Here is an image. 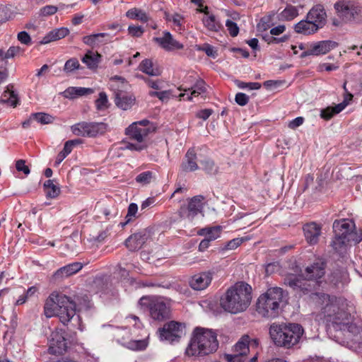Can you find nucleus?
I'll list each match as a JSON object with an SVG mask.
<instances>
[{
    "instance_id": "obj_19",
    "label": "nucleus",
    "mask_w": 362,
    "mask_h": 362,
    "mask_svg": "<svg viewBox=\"0 0 362 362\" xmlns=\"http://www.w3.org/2000/svg\"><path fill=\"white\" fill-rule=\"evenodd\" d=\"M153 40L157 42L163 49L168 52L183 49L182 43L174 39L168 31L163 32V37H154Z\"/></svg>"
},
{
    "instance_id": "obj_60",
    "label": "nucleus",
    "mask_w": 362,
    "mask_h": 362,
    "mask_svg": "<svg viewBox=\"0 0 362 362\" xmlns=\"http://www.w3.org/2000/svg\"><path fill=\"white\" fill-rule=\"evenodd\" d=\"M199 50L204 51L207 56L215 57L216 55V51H214V47L209 45H204L202 47H199Z\"/></svg>"
},
{
    "instance_id": "obj_25",
    "label": "nucleus",
    "mask_w": 362,
    "mask_h": 362,
    "mask_svg": "<svg viewBox=\"0 0 362 362\" xmlns=\"http://www.w3.org/2000/svg\"><path fill=\"white\" fill-rule=\"evenodd\" d=\"M284 282L285 284L288 285L295 291H300L303 293H308L310 291V285L308 284V281L293 274L288 275L285 278Z\"/></svg>"
},
{
    "instance_id": "obj_6",
    "label": "nucleus",
    "mask_w": 362,
    "mask_h": 362,
    "mask_svg": "<svg viewBox=\"0 0 362 362\" xmlns=\"http://www.w3.org/2000/svg\"><path fill=\"white\" fill-rule=\"evenodd\" d=\"M303 334V327L298 324H272L269 334L274 343L278 346L290 348L296 344Z\"/></svg>"
},
{
    "instance_id": "obj_30",
    "label": "nucleus",
    "mask_w": 362,
    "mask_h": 362,
    "mask_svg": "<svg viewBox=\"0 0 362 362\" xmlns=\"http://www.w3.org/2000/svg\"><path fill=\"white\" fill-rule=\"evenodd\" d=\"M350 242H351V240H349V239L339 235H335L330 245L336 252L343 257L347 252L348 244Z\"/></svg>"
},
{
    "instance_id": "obj_41",
    "label": "nucleus",
    "mask_w": 362,
    "mask_h": 362,
    "mask_svg": "<svg viewBox=\"0 0 362 362\" xmlns=\"http://www.w3.org/2000/svg\"><path fill=\"white\" fill-rule=\"evenodd\" d=\"M222 228L221 226H217L211 228H202L199 233L200 235H204L206 238H210L212 240L217 239L221 234Z\"/></svg>"
},
{
    "instance_id": "obj_59",
    "label": "nucleus",
    "mask_w": 362,
    "mask_h": 362,
    "mask_svg": "<svg viewBox=\"0 0 362 362\" xmlns=\"http://www.w3.org/2000/svg\"><path fill=\"white\" fill-rule=\"evenodd\" d=\"M138 210V206L136 204L132 203L129 205L127 214L126 216V218H127V222H129L131 221L132 217L135 216L136 212Z\"/></svg>"
},
{
    "instance_id": "obj_10",
    "label": "nucleus",
    "mask_w": 362,
    "mask_h": 362,
    "mask_svg": "<svg viewBox=\"0 0 362 362\" xmlns=\"http://www.w3.org/2000/svg\"><path fill=\"white\" fill-rule=\"evenodd\" d=\"M151 131L150 127H140L137 126V123H132L126 129L125 133L130 139L134 140L137 143H128L126 148L132 151H137L146 148V145L144 143V141Z\"/></svg>"
},
{
    "instance_id": "obj_46",
    "label": "nucleus",
    "mask_w": 362,
    "mask_h": 362,
    "mask_svg": "<svg viewBox=\"0 0 362 362\" xmlns=\"http://www.w3.org/2000/svg\"><path fill=\"white\" fill-rule=\"evenodd\" d=\"M32 117L42 124H50L54 120L52 115L44 112L33 113L32 114Z\"/></svg>"
},
{
    "instance_id": "obj_57",
    "label": "nucleus",
    "mask_w": 362,
    "mask_h": 362,
    "mask_svg": "<svg viewBox=\"0 0 362 362\" xmlns=\"http://www.w3.org/2000/svg\"><path fill=\"white\" fill-rule=\"evenodd\" d=\"M16 168L18 171H22L26 175L30 172L29 167L25 165V160L22 159L16 161Z\"/></svg>"
},
{
    "instance_id": "obj_23",
    "label": "nucleus",
    "mask_w": 362,
    "mask_h": 362,
    "mask_svg": "<svg viewBox=\"0 0 362 362\" xmlns=\"http://www.w3.org/2000/svg\"><path fill=\"white\" fill-rule=\"evenodd\" d=\"M322 227L315 222L308 223L304 225L303 232L307 242L310 245H315L318 243L321 235Z\"/></svg>"
},
{
    "instance_id": "obj_15",
    "label": "nucleus",
    "mask_w": 362,
    "mask_h": 362,
    "mask_svg": "<svg viewBox=\"0 0 362 362\" xmlns=\"http://www.w3.org/2000/svg\"><path fill=\"white\" fill-rule=\"evenodd\" d=\"M67 349L66 339L64 337V332L62 329L52 332L49 339V348L51 353L62 354Z\"/></svg>"
},
{
    "instance_id": "obj_4",
    "label": "nucleus",
    "mask_w": 362,
    "mask_h": 362,
    "mask_svg": "<svg viewBox=\"0 0 362 362\" xmlns=\"http://www.w3.org/2000/svg\"><path fill=\"white\" fill-rule=\"evenodd\" d=\"M44 313L49 318L58 317L61 322L66 325L76 315V303L66 296L53 292L45 301Z\"/></svg>"
},
{
    "instance_id": "obj_33",
    "label": "nucleus",
    "mask_w": 362,
    "mask_h": 362,
    "mask_svg": "<svg viewBox=\"0 0 362 362\" xmlns=\"http://www.w3.org/2000/svg\"><path fill=\"white\" fill-rule=\"evenodd\" d=\"M101 55L98 52L94 53L92 51H88L83 57L81 61L90 69H95L100 62Z\"/></svg>"
},
{
    "instance_id": "obj_21",
    "label": "nucleus",
    "mask_w": 362,
    "mask_h": 362,
    "mask_svg": "<svg viewBox=\"0 0 362 362\" xmlns=\"http://www.w3.org/2000/svg\"><path fill=\"white\" fill-rule=\"evenodd\" d=\"M340 323L341 325L337 326L334 329L341 331L344 336L348 338L357 337L362 332L361 327L351 322V313H349V317L346 320L340 322Z\"/></svg>"
},
{
    "instance_id": "obj_58",
    "label": "nucleus",
    "mask_w": 362,
    "mask_h": 362,
    "mask_svg": "<svg viewBox=\"0 0 362 362\" xmlns=\"http://www.w3.org/2000/svg\"><path fill=\"white\" fill-rule=\"evenodd\" d=\"M129 33L134 37H140L144 33V30L141 26L129 25L128 28Z\"/></svg>"
},
{
    "instance_id": "obj_13",
    "label": "nucleus",
    "mask_w": 362,
    "mask_h": 362,
    "mask_svg": "<svg viewBox=\"0 0 362 362\" xmlns=\"http://www.w3.org/2000/svg\"><path fill=\"white\" fill-rule=\"evenodd\" d=\"M204 199V197L202 195H197L189 199L187 207L185 206L180 207L179 210L180 217L187 218L192 221L202 211Z\"/></svg>"
},
{
    "instance_id": "obj_8",
    "label": "nucleus",
    "mask_w": 362,
    "mask_h": 362,
    "mask_svg": "<svg viewBox=\"0 0 362 362\" xmlns=\"http://www.w3.org/2000/svg\"><path fill=\"white\" fill-rule=\"evenodd\" d=\"M139 304L148 308L150 316L154 320L163 321L170 317V307L162 298L143 296Z\"/></svg>"
},
{
    "instance_id": "obj_20",
    "label": "nucleus",
    "mask_w": 362,
    "mask_h": 362,
    "mask_svg": "<svg viewBox=\"0 0 362 362\" xmlns=\"http://www.w3.org/2000/svg\"><path fill=\"white\" fill-rule=\"evenodd\" d=\"M307 18L315 23V25L319 26V29L322 28L327 21L326 11L321 4L313 6L306 16Z\"/></svg>"
},
{
    "instance_id": "obj_27",
    "label": "nucleus",
    "mask_w": 362,
    "mask_h": 362,
    "mask_svg": "<svg viewBox=\"0 0 362 362\" xmlns=\"http://www.w3.org/2000/svg\"><path fill=\"white\" fill-rule=\"evenodd\" d=\"M318 30L319 26L315 25V23L310 21L307 18L294 25L296 33L305 35L314 34L317 32Z\"/></svg>"
},
{
    "instance_id": "obj_3",
    "label": "nucleus",
    "mask_w": 362,
    "mask_h": 362,
    "mask_svg": "<svg viewBox=\"0 0 362 362\" xmlns=\"http://www.w3.org/2000/svg\"><path fill=\"white\" fill-rule=\"evenodd\" d=\"M218 341L217 335L212 329L196 327L186 348L188 356L203 357L217 351Z\"/></svg>"
},
{
    "instance_id": "obj_12",
    "label": "nucleus",
    "mask_w": 362,
    "mask_h": 362,
    "mask_svg": "<svg viewBox=\"0 0 362 362\" xmlns=\"http://www.w3.org/2000/svg\"><path fill=\"white\" fill-rule=\"evenodd\" d=\"M185 325L182 323L171 321L159 329L160 338L170 342L177 341L184 334Z\"/></svg>"
},
{
    "instance_id": "obj_51",
    "label": "nucleus",
    "mask_w": 362,
    "mask_h": 362,
    "mask_svg": "<svg viewBox=\"0 0 362 362\" xmlns=\"http://www.w3.org/2000/svg\"><path fill=\"white\" fill-rule=\"evenodd\" d=\"M236 85L238 88L242 89L248 88L250 90H258L261 88V84L257 82L246 83L238 81Z\"/></svg>"
},
{
    "instance_id": "obj_31",
    "label": "nucleus",
    "mask_w": 362,
    "mask_h": 362,
    "mask_svg": "<svg viewBox=\"0 0 362 362\" xmlns=\"http://www.w3.org/2000/svg\"><path fill=\"white\" fill-rule=\"evenodd\" d=\"M139 70L142 72L153 76H158L161 74V69L158 66H156L153 61L149 59H144L139 64Z\"/></svg>"
},
{
    "instance_id": "obj_43",
    "label": "nucleus",
    "mask_w": 362,
    "mask_h": 362,
    "mask_svg": "<svg viewBox=\"0 0 362 362\" xmlns=\"http://www.w3.org/2000/svg\"><path fill=\"white\" fill-rule=\"evenodd\" d=\"M4 103H8L11 106L16 107L18 102V95L8 88L4 91L3 95Z\"/></svg>"
},
{
    "instance_id": "obj_17",
    "label": "nucleus",
    "mask_w": 362,
    "mask_h": 362,
    "mask_svg": "<svg viewBox=\"0 0 362 362\" xmlns=\"http://www.w3.org/2000/svg\"><path fill=\"white\" fill-rule=\"evenodd\" d=\"M111 86L115 89V103L116 105L123 110L130 109L135 103V97L120 90L119 86L112 84Z\"/></svg>"
},
{
    "instance_id": "obj_64",
    "label": "nucleus",
    "mask_w": 362,
    "mask_h": 362,
    "mask_svg": "<svg viewBox=\"0 0 362 362\" xmlns=\"http://www.w3.org/2000/svg\"><path fill=\"white\" fill-rule=\"evenodd\" d=\"M286 30V27L284 25H279L270 30V34L272 35H279L283 33Z\"/></svg>"
},
{
    "instance_id": "obj_28",
    "label": "nucleus",
    "mask_w": 362,
    "mask_h": 362,
    "mask_svg": "<svg viewBox=\"0 0 362 362\" xmlns=\"http://www.w3.org/2000/svg\"><path fill=\"white\" fill-rule=\"evenodd\" d=\"M197 154L194 148H189L185 154V161L182 163L181 168L185 172H193L199 168L196 162Z\"/></svg>"
},
{
    "instance_id": "obj_37",
    "label": "nucleus",
    "mask_w": 362,
    "mask_h": 362,
    "mask_svg": "<svg viewBox=\"0 0 362 362\" xmlns=\"http://www.w3.org/2000/svg\"><path fill=\"white\" fill-rule=\"evenodd\" d=\"M202 21L204 26L210 31L217 32L221 28V23L216 21L213 14L204 17Z\"/></svg>"
},
{
    "instance_id": "obj_36",
    "label": "nucleus",
    "mask_w": 362,
    "mask_h": 362,
    "mask_svg": "<svg viewBox=\"0 0 362 362\" xmlns=\"http://www.w3.org/2000/svg\"><path fill=\"white\" fill-rule=\"evenodd\" d=\"M122 345L133 351H141L147 347L148 341L146 339H131L122 342Z\"/></svg>"
},
{
    "instance_id": "obj_26",
    "label": "nucleus",
    "mask_w": 362,
    "mask_h": 362,
    "mask_svg": "<svg viewBox=\"0 0 362 362\" xmlns=\"http://www.w3.org/2000/svg\"><path fill=\"white\" fill-rule=\"evenodd\" d=\"M111 36L106 33H100L86 35L83 37V42L92 48L100 46L102 44H106L111 40Z\"/></svg>"
},
{
    "instance_id": "obj_52",
    "label": "nucleus",
    "mask_w": 362,
    "mask_h": 362,
    "mask_svg": "<svg viewBox=\"0 0 362 362\" xmlns=\"http://www.w3.org/2000/svg\"><path fill=\"white\" fill-rule=\"evenodd\" d=\"M224 359L227 362H245L246 356L234 353L232 354H224Z\"/></svg>"
},
{
    "instance_id": "obj_47",
    "label": "nucleus",
    "mask_w": 362,
    "mask_h": 362,
    "mask_svg": "<svg viewBox=\"0 0 362 362\" xmlns=\"http://www.w3.org/2000/svg\"><path fill=\"white\" fill-rule=\"evenodd\" d=\"M71 141H66L64 144V148L62 151L59 153L57 157L56 158L55 164L59 165L62 163V161L71 152V149L70 148V146L71 144Z\"/></svg>"
},
{
    "instance_id": "obj_61",
    "label": "nucleus",
    "mask_w": 362,
    "mask_h": 362,
    "mask_svg": "<svg viewBox=\"0 0 362 362\" xmlns=\"http://www.w3.org/2000/svg\"><path fill=\"white\" fill-rule=\"evenodd\" d=\"M304 122V118L302 117H298L294 119L291 120L288 124V127L291 129H296L300 126Z\"/></svg>"
},
{
    "instance_id": "obj_50",
    "label": "nucleus",
    "mask_w": 362,
    "mask_h": 362,
    "mask_svg": "<svg viewBox=\"0 0 362 362\" xmlns=\"http://www.w3.org/2000/svg\"><path fill=\"white\" fill-rule=\"evenodd\" d=\"M58 11V7L52 5H47L40 8L39 11L40 16L47 17L56 13Z\"/></svg>"
},
{
    "instance_id": "obj_2",
    "label": "nucleus",
    "mask_w": 362,
    "mask_h": 362,
    "mask_svg": "<svg viewBox=\"0 0 362 362\" xmlns=\"http://www.w3.org/2000/svg\"><path fill=\"white\" fill-rule=\"evenodd\" d=\"M251 300L252 287L248 284L240 281L227 289L221 298L220 303L225 311L237 314L246 310Z\"/></svg>"
},
{
    "instance_id": "obj_49",
    "label": "nucleus",
    "mask_w": 362,
    "mask_h": 362,
    "mask_svg": "<svg viewBox=\"0 0 362 362\" xmlns=\"http://www.w3.org/2000/svg\"><path fill=\"white\" fill-rule=\"evenodd\" d=\"M249 240L248 238H237L228 241L224 247L225 250H235L240 246L244 241Z\"/></svg>"
},
{
    "instance_id": "obj_34",
    "label": "nucleus",
    "mask_w": 362,
    "mask_h": 362,
    "mask_svg": "<svg viewBox=\"0 0 362 362\" xmlns=\"http://www.w3.org/2000/svg\"><path fill=\"white\" fill-rule=\"evenodd\" d=\"M250 337L245 335L234 345L233 353L247 356L250 352L249 349Z\"/></svg>"
},
{
    "instance_id": "obj_18",
    "label": "nucleus",
    "mask_w": 362,
    "mask_h": 362,
    "mask_svg": "<svg viewBox=\"0 0 362 362\" xmlns=\"http://www.w3.org/2000/svg\"><path fill=\"white\" fill-rule=\"evenodd\" d=\"M212 272H201L192 276L189 281V284L193 290L202 291L209 286L212 281Z\"/></svg>"
},
{
    "instance_id": "obj_40",
    "label": "nucleus",
    "mask_w": 362,
    "mask_h": 362,
    "mask_svg": "<svg viewBox=\"0 0 362 362\" xmlns=\"http://www.w3.org/2000/svg\"><path fill=\"white\" fill-rule=\"evenodd\" d=\"M202 165V170L209 175H216L218 173V167L211 158H205L200 161Z\"/></svg>"
},
{
    "instance_id": "obj_42",
    "label": "nucleus",
    "mask_w": 362,
    "mask_h": 362,
    "mask_svg": "<svg viewBox=\"0 0 362 362\" xmlns=\"http://www.w3.org/2000/svg\"><path fill=\"white\" fill-rule=\"evenodd\" d=\"M190 90H192V91L190 95H187V100H191L192 97H197L200 94L206 92L205 82L202 79L198 80Z\"/></svg>"
},
{
    "instance_id": "obj_9",
    "label": "nucleus",
    "mask_w": 362,
    "mask_h": 362,
    "mask_svg": "<svg viewBox=\"0 0 362 362\" xmlns=\"http://www.w3.org/2000/svg\"><path fill=\"white\" fill-rule=\"evenodd\" d=\"M107 124L95 122H81L71 127L74 134L83 137H96L103 135L107 131Z\"/></svg>"
},
{
    "instance_id": "obj_55",
    "label": "nucleus",
    "mask_w": 362,
    "mask_h": 362,
    "mask_svg": "<svg viewBox=\"0 0 362 362\" xmlns=\"http://www.w3.org/2000/svg\"><path fill=\"white\" fill-rule=\"evenodd\" d=\"M235 100L240 106H245L248 103L249 97L243 93H238L235 95Z\"/></svg>"
},
{
    "instance_id": "obj_54",
    "label": "nucleus",
    "mask_w": 362,
    "mask_h": 362,
    "mask_svg": "<svg viewBox=\"0 0 362 362\" xmlns=\"http://www.w3.org/2000/svg\"><path fill=\"white\" fill-rule=\"evenodd\" d=\"M226 26L227 27L229 33L232 37H235L238 35L239 33V28L235 23L228 19L226 21Z\"/></svg>"
},
{
    "instance_id": "obj_63",
    "label": "nucleus",
    "mask_w": 362,
    "mask_h": 362,
    "mask_svg": "<svg viewBox=\"0 0 362 362\" xmlns=\"http://www.w3.org/2000/svg\"><path fill=\"white\" fill-rule=\"evenodd\" d=\"M20 51L19 47H11L5 53L4 57L9 59L13 57Z\"/></svg>"
},
{
    "instance_id": "obj_1",
    "label": "nucleus",
    "mask_w": 362,
    "mask_h": 362,
    "mask_svg": "<svg viewBox=\"0 0 362 362\" xmlns=\"http://www.w3.org/2000/svg\"><path fill=\"white\" fill-rule=\"evenodd\" d=\"M310 298L320 307L317 317L329 327L335 328L341 325L340 322L349 317L351 306L344 298L330 296L322 293H312Z\"/></svg>"
},
{
    "instance_id": "obj_45",
    "label": "nucleus",
    "mask_w": 362,
    "mask_h": 362,
    "mask_svg": "<svg viewBox=\"0 0 362 362\" xmlns=\"http://www.w3.org/2000/svg\"><path fill=\"white\" fill-rule=\"evenodd\" d=\"M79 69H81V65L78 60L73 57L65 62L63 70L66 74H71Z\"/></svg>"
},
{
    "instance_id": "obj_32",
    "label": "nucleus",
    "mask_w": 362,
    "mask_h": 362,
    "mask_svg": "<svg viewBox=\"0 0 362 362\" xmlns=\"http://www.w3.org/2000/svg\"><path fill=\"white\" fill-rule=\"evenodd\" d=\"M347 105L348 103L346 102V98H345L342 103L337 105L334 107H327L325 109H322L320 112V116L325 119H330L334 115L341 112Z\"/></svg>"
},
{
    "instance_id": "obj_24",
    "label": "nucleus",
    "mask_w": 362,
    "mask_h": 362,
    "mask_svg": "<svg viewBox=\"0 0 362 362\" xmlns=\"http://www.w3.org/2000/svg\"><path fill=\"white\" fill-rule=\"evenodd\" d=\"M82 267L83 264L81 262H74L57 269L52 277L55 281H60L77 273Z\"/></svg>"
},
{
    "instance_id": "obj_7",
    "label": "nucleus",
    "mask_w": 362,
    "mask_h": 362,
    "mask_svg": "<svg viewBox=\"0 0 362 362\" xmlns=\"http://www.w3.org/2000/svg\"><path fill=\"white\" fill-rule=\"evenodd\" d=\"M337 17L344 23H351L362 16V6L355 0H339L334 4Z\"/></svg>"
},
{
    "instance_id": "obj_22",
    "label": "nucleus",
    "mask_w": 362,
    "mask_h": 362,
    "mask_svg": "<svg viewBox=\"0 0 362 362\" xmlns=\"http://www.w3.org/2000/svg\"><path fill=\"white\" fill-rule=\"evenodd\" d=\"M325 264L324 262L318 261L313 263L305 269L303 275L308 281L315 280L316 282L325 275Z\"/></svg>"
},
{
    "instance_id": "obj_35",
    "label": "nucleus",
    "mask_w": 362,
    "mask_h": 362,
    "mask_svg": "<svg viewBox=\"0 0 362 362\" xmlns=\"http://www.w3.org/2000/svg\"><path fill=\"white\" fill-rule=\"evenodd\" d=\"M298 16V8L292 5H287L286 7L279 14L280 21H292Z\"/></svg>"
},
{
    "instance_id": "obj_39",
    "label": "nucleus",
    "mask_w": 362,
    "mask_h": 362,
    "mask_svg": "<svg viewBox=\"0 0 362 362\" xmlns=\"http://www.w3.org/2000/svg\"><path fill=\"white\" fill-rule=\"evenodd\" d=\"M126 16L130 19H138L144 23H146L149 20L147 14L137 8H133L128 10L126 13Z\"/></svg>"
},
{
    "instance_id": "obj_44",
    "label": "nucleus",
    "mask_w": 362,
    "mask_h": 362,
    "mask_svg": "<svg viewBox=\"0 0 362 362\" xmlns=\"http://www.w3.org/2000/svg\"><path fill=\"white\" fill-rule=\"evenodd\" d=\"M155 179V175L151 171H145L140 174H139L135 180L137 183H139L142 185H146L151 182L152 180Z\"/></svg>"
},
{
    "instance_id": "obj_5",
    "label": "nucleus",
    "mask_w": 362,
    "mask_h": 362,
    "mask_svg": "<svg viewBox=\"0 0 362 362\" xmlns=\"http://www.w3.org/2000/svg\"><path fill=\"white\" fill-rule=\"evenodd\" d=\"M286 293L279 287H272L261 294L256 303V310L262 317L274 319L279 316Z\"/></svg>"
},
{
    "instance_id": "obj_53",
    "label": "nucleus",
    "mask_w": 362,
    "mask_h": 362,
    "mask_svg": "<svg viewBox=\"0 0 362 362\" xmlns=\"http://www.w3.org/2000/svg\"><path fill=\"white\" fill-rule=\"evenodd\" d=\"M51 32L55 41L64 38L69 33V30L66 28H60L54 29L52 30Z\"/></svg>"
},
{
    "instance_id": "obj_16",
    "label": "nucleus",
    "mask_w": 362,
    "mask_h": 362,
    "mask_svg": "<svg viewBox=\"0 0 362 362\" xmlns=\"http://www.w3.org/2000/svg\"><path fill=\"white\" fill-rule=\"evenodd\" d=\"M355 229V223L350 219L336 220L333 223V230L335 235L344 237L349 239V240H351Z\"/></svg>"
},
{
    "instance_id": "obj_11",
    "label": "nucleus",
    "mask_w": 362,
    "mask_h": 362,
    "mask_svg": "<svg viewBox=\"0 0 362 362\" xmlns=\"http://www.w3.org/2000/svg\"><path fill=\"white\" fill-rule=\"evenodd\" d=\"M152 240L151 231L149 229H143L133 233L125 240V246L131 252L141 249L146 244Z\"/></svg>"
},
{
    "instance_id": "obj_29",
    "label": "nucleus",
    "mask_w": 362,
    "mask_h": 362,
    "mask_svg": "<svg viewBox=\"0 0 362 362\" xmlns=\"http://www.w3.org/2000/svg\"><path fill=\"white\" fill-rule=\"evenodd\" d=\"M94 93L93 89L83 87H69L63 92L66 98L74 99L80 96L90 95Z\"/></svg>"
},
{
    "instance_id": "obj_14",
    "label": "nucleus",
    "mask_w": 362,
    "mask_h": 362,
    "mask_svg": "<svg viewBox=\"0 0 362 362\" xmlns=\"http://www.w3.org/2000/svg\"><path fill=\"white\" fill-rule=\"evenodd\" d=\"M337 42L332 40H323L314 43L310 45V48L300 54L301 58H305L310 55L318 56L325 54L330 50L337 47Z\"/></svg>"
},
{
    "instance_id": "obj_38",
    "label": "nucleus",
    "mask_w": 362,
    "mask_h": 362,
    "mask_svg": "<svg viewBox=\"0 0 362 362\" xmlns=\"http://www.w3.org/2000/svg\"><path fill=\"white\" fill-rule=\"evenodd\" d=\"M44 187L46 191L47 197L49 198H56L60 194V188L54 184L53 180H48L44 183Z\"/></svg>"
},
{
    "instance_id": "obj_56",
    "label": "nucleus",
    "mask_w": 362,
    "mask_h": 362,
    "mask_svg": "<svg viewBox=\"0 0 362 362\" xmlns=\"http://www.w3.org/2000/svg\"><path fill=\"white\" fill-rule=\"evenodd\" d=\"M17 38L23 45H29L31 44V37L25 31L18 33Z\"/></svg>"
},
{
    "instance_id": "obj_48",
    "label": "nucleus",
    "mask_w": 362,
    "mask_h": 362,
    "mask_svg": "<svg viewBox=\"0 0 362 362\" xmlns=\"http://www.w3.org/2000/svg\"><path fill=\"white\" fill-rule=\"evenodd\" d=\"M107 96L105 93H99V98L95 100V106L98 110H103L107 107Z\"/></svg>"
},
{
    "instance_id": "obj_62",
    "label": "nucleus",
    "mask_w": 362,
    "mask_h": 362,
    "mask_svg": "<svg viewBox=\"0 0 362 362\" xmlns=\"http://www.w3.org/2000/svg\"><path fill=\"white\" fill-rule=\"evenodd\" d=\"M212 112L213 111L211 109L202 110L197 113V117L206 120L211 116Z\"/></svg>"
}]
</instances>
